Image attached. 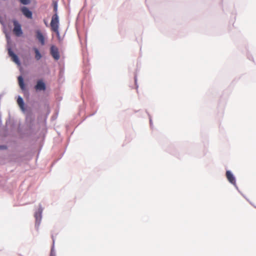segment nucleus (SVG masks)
Masks as SVG:
<instances>
[{"label":"nucleus","instance_id":"0eeeda50","mask_svg":"<svg viewBox=\"0 0 256 256\" xmlns=\"http://www.w3.org/2000/svg\"><path fill=\"white\" fill-rule=\"evenodd\" d=\"M8 53L9 56L11 57L12 61H14L16 64H20V60L18 56L11 50V49H8Z\"/></svg>","mask_w":256,"mask_h":256},{"label":"nucleus","instance_id":"7ed1b4c3","mask_svg":"<svg viewBox=\"0 0 256 256\" xmlns=\"http://www.w3.org/2000/svg\"><path fill=\"white\" fill-rule=\"evenodd\" d=\"M50 54L56 60H58L60 58L58 48L54 46H52L50 48Z\"/></svg>","mask_w":256,"mask_h":256},{"label":"nucleus","instance_id":"f8f14e48","mask_svg":"<svg viewBox=\"0 0 256 256\" xmlns=\"http://www.w3.org/2000/svg\"><path fill=\"white\" fill-rule=\"evenodd\" d=\"M42 212V209H40L39 210V214H38V213H36V214L35 217H36V220H38V218L39 217L40 218Z\"/></svg>","mask_w":256,"mask_h":256},{"label":"nucleus","instance_id":"39448f33","mask_svg":"<svg viewBox=\"0 0 256 256\" xmlns=\"http://www.w3.org/2000/svg\"><path fill=\"white\" fill-rule=\"evenodd\" d=\"M34 88L36 90H44L46 87L45 84L42 80H38Z\"/></svg>","mask_w":256,"mask_h":256},{"label":"nucleus","instance_id":"20e7f679","mask_svg":"<svg viewBox=\"0 0 256 256\" xmlns=\"http://www.w3.org/2000/svg\"><path fill=\"white\" fill-rule=\"evenodd\" d=\"M226 177L230 182L236 186L235 177L230 171L227 170L226 172Z\"/></svg>","mask_w":256,"mask_h":256},{"label":"nucleus","instance_id":"1a4fd4ad","mask_svg":"<svg viewBox=\"0 0 256 256\" xmlns=\"http://www.w3.org/2000/svg\"><path fill=\"white\" fill-rule=\"evenodd\" d=\"M33 50H34V53H35V58L37 60H40L42 58V56L40 54V52H39L37 48H33Z\"/></svg>","mask_w":256,"mask_h":256},{"label":"nucleus","instance_id":"9d476101","mask_svg":"<svg viewBox=\"0 0 256 256\" xmlns=\"http://www.w3.org/2000/svg\"><path fill=\"white\" fill-rule=\"evenodd\" d=\"M17 102H18V104L20 108L23 111H24V102L22 98L21 97L19 96L17 100Z\"/></svg>","mask_w":256,"mask_h":256},{"label":"nucleus","instance_id":"f03ea898","mask_svg":"<svg viewBox=\"0 0 256 256\" xmlns=\"http://www.w3.org/2000/svg\"><path fill=\"white\" fill-rule=\"evenodd\" d=\"M14 28L13 29V32L16 36H20L22 34V31L21 28V25L16 20L12 21Z\"/></svg>","mask_w":256,"mask_h":256},{"label":"nucleus","instance_id":"423d86ee","mask_svg":"<svg viewBox=\"0 0 256 256\" xmlns=\"http://www.w3.org/2000/svg\"><path fill=\"white\" fill-rule=\"evenodd\" d=\"M21 11L23 14L28 18H32V12L28 8L24 6L21 8Z\"/></svg>","mask_w":256,"mask_h":256},{"label":"nucleus","instance_id":"f257e3e1","mask_svg":"<svg viewBox=\"0 0 256 256\" xmlns=\"http://www.w3.org/2000/svg\"><path fill=\"white\" fill-rule=\"evenodd\" d=\"M52 31L56 32L58 37L60 36L59 28V19L57 14H54L52 18L50 23Z\"/></svg>","mask_w":256,"mask_h":256},{"label":"nucleus","instance_id":"6e6552de","mask_svg":"<svg viewBox=\"0 0 256 256\" xmlns=\"http://www.w3.org/2000/svg\"><path fill=\"white\" fill-rule=\"evenodd\" d=\"M36 36L42 45L44 44V38L40 30L36 31Z\"/></svg>","mask_w":256,"mask_h":256},{"label":"nucleus","instance_id":"9b49d317","mask_svg":"<svg viewBox=\"0 0 256 256\" xmlns=\"http://www.w3.org/2000/svg\"><path fill=\"white\" fill-rule=\"evenodd\" d=\"M18 84L22 90H24L25 89V86L23 78L22 76H20L18 78Z\"/></svg>","mask_w":256,"mask_h":256},{"label":"nucleus","instance_id":"2eb2a0df","mask_svg":"<svg viewBox=\"0 0 256 256\" xmlns=\"http://www.w3.org/2000/svg\"><path fill=\"white\" fill-rule=\"evenodd\" d=\"M54 11L55 12V14H57V6L56 4L54 7Z\"/></svg>","mask_w":256,"mask_h":256},{"label":"nucleus","instance_id":"4468645a","mask_svg":"<svg viewBox=\"0 0 256 256\" xmlns=\"http://www.w3.org/2000/svg\"><path fill=\"white\" fill-rule=\"evenodd\" d=\"M50 256H56V253L53 248H52L50 250Z\"/></svg>","mask_w":256,"mask_h":256},{"label":"nucleus","instance_id":"ddd939ff","mask_svg":"<svg viewBox=\"0 0 256 256\" xmlns=\"http://www.w3.org/2000/svg\"><path fill=\"white\" fill-rule=\"evenodd\" d=\"M20 2L23 4H30V0H20Z\"/></svg>","mask_w":256,"mask_h":256}]
</instances>
